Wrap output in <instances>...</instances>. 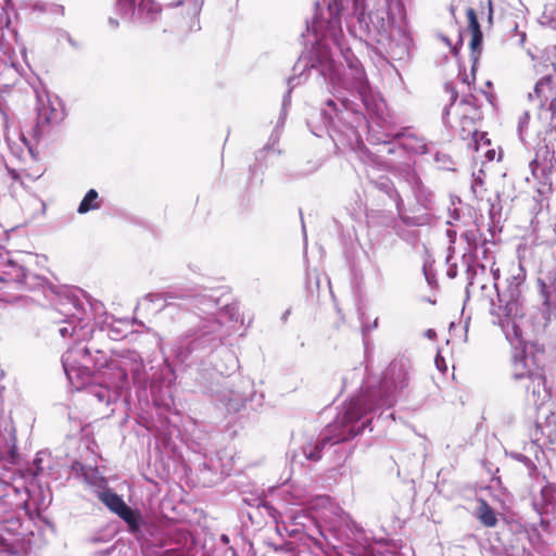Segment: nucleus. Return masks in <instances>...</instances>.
<instances>
[{
    "instance_id": "1",
    "label": "nucleus",
    "mask_w": 556,
    "mask_h": 556,
    "mask_svg": "<svg viewBox=\"0 0 556 556\" xmlns=\"http://www.w3.org/2000/svg\"><path fill=\"white\" fill-rule=\"evenodd\" d=\"M393 5L403 13L400 1L329 0L326 10L307 25L315 40L307 55L300 56L294 65V72H299L298 84L307 68L316 70L334 92L356 93L369 106L370 87L359 61L344 45L342 18L353 36L382 42L391 38L390 29L395 24L391 16Z\"/></svg>"
},
{
    "instance_id": "2",
    "label": "nucleus",
    "mask_w": 556,
    "mask_h": 556,
    "mask_svg": "<svg viewBox=\"0 0 556 556\" xmlns=\"http://www.w3.org/2000/svg\"><path fill=\"white\" fill-rule=\"evenodd\" d=\"M521 292L513 287L508 293L497 291L498 304L491 302V314L498 317L497 324L502 327L506 339L515 349L513 377L520 381L527 391V401L540 407L549 399L545 386V378L540 367V359L533 354L534 345L522 340V331L517 318L521 317Z\"/></svg>"
},
{
    "instance_id": "3",
    "label": "nucleus",
    "mask_w": 556,
    "mask_h": 556,
    "mask_svg": "<svg viewBox=\"0 0 556 556\" xmlns=\"http://www.w3.org/2000/svg\"><path fill=\"white\" fill-rule=\"evenodd\" d=\"M218 302L208 295H201L194 299L193 306L200 312L208 315L203 318L194 338L189 336L180 338L176 344L175 352L177 357L185 362L192 352L197 350H212L223 343L233 330V321H238V312L235 307H226L217 313Z\"/></svg>"
},
{
    "instance_id": "4",
    "label": "nucleus",
    "mask_w": 556,
    "mask_h": 556,
    "mask_svg": "<svg viewBox=\"0 0 556 556\" xmlns=\"http://www.w3.org/2000/svg\"><path fill=\"white\" fill-rule=\"evenodd\" d=\"M409 362L404 357L395 358L383 372L382 379L367 381L361 394L344 405V414L339 422L350 420L354 413H362L364 418L377 408L391 407L397 394L408 386Z\"/></svg>"
},
{
    "instance_id": "5",
    "label": "nucleus",
    "mask_w": 556,
    "mask_h": 556,
    "mask_svg": "<svg viewBox=\"0 0 556 556\" xmlns=\"http://www.w3.org/2000/svg\"><path fill=\"white\" fill-rule=\"evenodd\" d=\"M343 414L344 407L339 413L333 424L328 426L327 431L315 443H308L302 447L301 453L292 452L290 454L291 463L303 465L304 460L317 462L321 458V452L326 445L337 444L354 438L369 424V420H365L358 425V421L362 419V413H354L350 420L339 422Z\"/></svg>"
},
{
    "instance_id": "6",
    "label": "nucleus",
    "mask_w": 556,
    "mask_h": 556,
    "mask_svg": "<svg viewBox=\"0 0 556 556\" xmlns=\"http://www.w3.org/2000/svg\"><path fill=\"white\" fill-rule=\"evenodd\" d=\"M536 285L541 307L535 323L539 327L545 328L552 318L556 317V265L543 267L539 273Z\"/></svg>"
},
{
    "instance_id": "7",
    "label": "nucleus",
    "mask_w": 556,
    "mask_h": 556,
    "mask_svg": "<svg viewBox=\"0 0 556 556\" xmlns=\"http://www.w3.org/2000/svg\"><path fill=\"white\" fill-rule=\"evenodd\" d=\"M528 101L542 122H553L556 118V77L547 75L538 80L533 91L528 93Z\"/></svg>"
},
{
    "instance_id": "8",
    "label": "nucleus",
    "mask_w": 556,
    "mask_h": 556,
    "mask_svg": "<svg viewBox=\"0 0 556 556\" xmlns=\"http://www.w3.org/2000/svg\"><path fill=\"white\" fill-rule=\"evenodd\" d=\"M64 118V110L60 99L47 92L37 93V121L34 136L40 140L49 135L53 126Z\"/></svg>"
},
{
    "instance_id": "9",
    "label": "nucleus",
    "mask_w": 556,
    "mask_h": 556,
    "mask_svg": "<svg viewBox=\"0 0 556 556\" xmlns=\"http://www.w3.org/2000/svg\"><path fill=\"white\" fill-rule=\"evenodd\" d=\"M39 277L26 268L22 255L13 256L9 252H0V282L12 283L28 289L39 285Z\"/></svg>"
},
{
    "instance_id": "10",
    "label": "nucleus",
    "mask_w": 556,
    "mask_h": 556,
    "mask_svg": "<svg viewBox=\"0 0 556 556\" xmlns=\"http://www.w3.org/2000/svg\"><path fill=\"white\" fill-rule=\"evenodd\" d=\"M76 364H80L85 368L92 364L94 368L100 369L108 365V358L99 350H96L94 355H92L89 348L67 350L62 356V365L68 379H72V371L75 369Z\"/></svg>"
},
{
    "instance_id": "11",
    "label": "nucleus",
    "mask_w": 556,
    "mask_h": 556,
    "mask_svg": "<svg viewBox=\"0 0 556 556\" xmlns=\"http://www.w3.org/2000/svg\"><path fill=\"white\" fill-rule=\"evenodd\" d=\"M110 366L116 369L118 382L117 387L123 388L128 382V374H131L135 381L141 379L144 370V365L139 354L136 352H128L118 359H112Z\"/></svg>"
},
{
    "instance_id": "12",
    "label": "nucleus",
    "mask_w": 556,
    "mask_h": 556,
    "mask_svg": "<svg viewBox=\"0 0 556 556\" xmlns=\"http://www.w3.org/2000/svg\"><path fill=\"white\" fill-rule=\"evenodd\" d=\"M217 397L226 409L231 413L240 412L248 400V394L241 386L224 387L219 390Z\"/></svg>"
},
{
    "instance_id": "13",
    "label": "nucleus",
    "mask_w": 556,
    "mask_h": 556,
    "mask_svg": "<svg viewBox=\"0 0 556 556\" xmlns=\"http://www.w3.org/2000/svg\"><path fill=\"white\" fill-rule=\"evenodd\" d=\"M311 507L319 514L324 521L333 523V518L338 517L348 522L349 516H345L342 509L336 505L329 496L320 495L312 501Z\"/></svg>"
},
{
    "instance_id": "14",
    "label": "nucleus",
    "mask_w": 556,
    "mask_h": 556,
    "mask_svg": "<svg viewBox=\"0 0 556 556\" xmlns=\"http://www.w3.org/2000/svg\"><path fill=\"white\" fill-rule=\"evenodd\" d=\"M382 148L388 154H393L395 153L396 150H405L418 154L426 153L427 151L426 143L424 142V140L412 134H402L399 136L397 142H386Z\"/></svg>"
},
{
    "instance_id": "15",
    "label": "nucleus",
    "mask_w": 556,
    "mask_h": 556,
    "mask_svg": "<svg viewBox=\"0 0 556 556\" xmlns=\"http://www.w3.org/2000/svg\"><path fill=\"white\" fill-rule=\"evenodd\" d=\"M467 17H468V27L471 31V40H470V48H471V54L473 60V68L475 64L478 61V58L481 53L480 47L482 43L483 35L477 18V14L473 9L469 8L467 10Z\"/></svg>"
},
{
    "instance_id": "16",
    "label": "nucleus",
    "mask_w": 556,
    "mask_h": 556,
    "mask_svg": "<svg viewBox=\"0 0 556 556\" xmlns=\"http://www.w3.org/2000/svg\"><path fill=\"white\" fill-rule=\"evenodd\" d=\"M407 180L412 186V190L417 202L425 208H429L432 203V193L422 185L415 173L407 174Z\"/></svg>"
},
{
    "instance_id": "17",
    "label": "nucleus",
    "mask_w": 556,
    "mask_h": 556,
    "mask_svg": "<svg viewBox=\"0 0 556 556\" xmlns=\"http://www.w3.org/2000/svg\"><path fill=\"white\" fill-rule=\"evenodd\" d=\"M103 330L112 340H121L129 332V325L126 320L114 319L111 323H105Z\"/></svg>"
},
{
    "instance_id": "18",
    "label": "nucleus",
    "mask_w": 556,
    "mask_h": 556,
    "mask_svg": "<svg viewBox=\"0 0 556 556\" xmlns=\"http://www.w3.org/2000/svg\"><path fill=\"white\" fill-rule=\"evenodd\" d=\"M375 186L388 193L390 197H395L396 200V210L403 222L407 225H409V220L406 217L402 216V206H403V200L401 199L400 194L396 192V190L393 188L392 182L388 177H380L377 181L374 182Z\"/></svg>"
},
{
    "instance_id": "19",
    "label": "nucleus",
    "mask_w": 556,
    "mask_h": 556,
    "mask_svg": "<svg viewBox=\"0 0 556 556\" xmlns=\"http://www.w3.org/2000/svg\"><path fill=\"white\" fill-rule=\"evenodd\" d=\"M99 500L114 514H118L127 504L124 500L111 490H104L99 493Z\"/></svg>"
},
{
    "instance_id": "20",
    "label": "nucleus",
    "mask_w": 556,
    "mask_h": 556,
    "mask_svg": "<svg viewBox=\"0 0 556 556\" xmlns=\"http://www.w3.org/2000/svg\"><path fill=\"white\" fill-rule=\"evenodd\" d=\"M117 516L122 518L128 526L131 533H136L140 530V514L137 510L131 509L126 505Z\"/></svg>"
},
{
    "instance_id": "21",
    "label": "nucleus",
    "mask_w": 556,
    "mask_h": 556,
    "mask_svg": "<svg viewBox=\"0 0 556 556\" xmlns=\"http://www.w3.org/2000/svg\"><path fill=\"white\" fill-rule=\"evenodd\" d=\"M117 516L122 518L128 526L131 533H136L140 530V514L137 510L131 509L126 505Z\"/></svg>"
},
{
    "instance_id": "22",
    "label": "nucleus",
    "mask_w": 556,
    "mask_h": 556,
    "mask_svg": "<svg viewBox=\"0 0 556 556\" xmlns=\"http://www.w3.org/2000/svg\"><path fill=\"white\" fill-rule=\"evenodd\" d=\"M101 206L99 194L97 190L90 189L78 205L77 212L79 214H86L90 211L98 210Z\"/></svg>"
},
{
    "instance_id": "23",
    "label": "nucleus",
    "mask_w": 556,
    "mask_h": 556,
    "mask_svg": "<svg viewBox=\"0 0 556 556\" xmlns=\"http://www.w3.org/2000/svg\"><path fill=\"white\" fill-rule=\"evenodd\" d=\"M138 14L146 21H153L160 13V5L154 0H140Z\"/></svg>"
},
{
    "instance_id": "24",
    "label": "nucleus",
    "mask_w": 556,
    "mask_h": 556,
    "mask_svg": "<svg viewBox=\"0 0 556 556\" xmlns=\"http://www.w3.org/2000/svg\"><path fill=\"white\" fill-rule=\"evenodd\" d=\"M477 517L485 527H494L497 523V518L494 510L490 505L481 500L477 510Z\"/></svg>"
},
{
    "instance_id": "25",
    "label": "nucleus",
    "mask_w": 556,
    "mask_h": 556,
    "mask_svg": "<svg viewBox=\"0 0 556 556\" xmlns=\"http://www.w3.org/2000/svg\"><path fill=\"white\" fill-rule=\"evenodd\" d=\"M359 159L363 163H365L366 165H370V166H374V167H378V168H381V169H386L387 168V163L381 160L380 156L376 155L375 153L370 152L366 147H364L363 144L359 147Z\"/></svg>"
},
{
    "instance_id": "26",
    "label": "nucleus",
    "mask_w": 556,
    "mask_h": 556,
    "mask_svg": "<svg viewBox=\"0 0 556 556\" xmlns=\"http://www.w3.org/2000/svg\"><path fill=\"white\" fill-rule=\"evenodd\" d=\"M326 125L337 128V122L341 119L340 113L336 109V104L332 100L326 102V108L323 110Z\"/></svg>"
},
{
    "instance_id": "27",
    "label": "nucleus",
    "mask_w": 556,
    "mask_h": 556,
    "mask_svg": "<svg viewBox=\"0 0 556 556\" xmlns=\"http://www.w3.org/2000/svg\"><path fill=\"white\" fill-rule=\"evenodd\" d=\"M479 229L477 227H471L470 229L465 230L462 233V238L467 242L468 244V252H475L476 256H478V239H479Z\"/></svg>"
},
{
    "instance_id": "28",
    "label": "nucleus",
    "mask_w": 556,
    "mask_h": 556,
    "mask_svg": "<svg viewBox=\"0 0 556 556\" xmlns=\"http://www.w3.org/2000/svg\"><path fill=\"white\" fill-rule=\"evenodd\" d=\"M135 1L136 0H117L116 8L118 14L125 18L129 20L134 16L135 10Z\"/></svg>"
},
{
    "instance_id": "29",
    "label": "nucleus",
    "mask_w": 556,
    "mask_h": 556,
    "mask_svg": "<svg viewBox=\"0 0 556 556\" xmlns=\"http://www.w3.org/2000/svg\"><path fill=\"white\" fill-rule=\"evenodd\" d=\"M204 0H182L179 1V4H184L188 9V13L195 17L201 12Z\"/></svg>"
},
{
    "instance_id": "30",
    "label": "nucleus",
    "mask_w": 556,
    "mask_h": 556,
    "mask_svg": "<svg viewBox=\"0 0 556 556\" xmlns=\"http://www.w3.org/2000/svg\"><path fill=\"white\" fill-rule=\"evenodd\" d=\"M543 238L544 241L548 244H555L556 243V222L551 223L548 226H546L543 229Z\"/></svg>"
},
{
    "instance_id": "31",
    "label": "nucleus",
    "mask_w": 556,
    "mask_h": 556,
    "mask_svg": "<svg viewBox=\"0 0 556 556\" xmlns=\"http://www.w3.org/2000/svg\"><path fill=\"white\" fill-rule=\"evenodd\" d=\"M92 395L97 397L100 403L109 404L111 402V394L106 388H94L91 391Z\"/></svg>"
},
{
    "instance_id": "32",
    "label": "nucleus",
    "mask_w": 556,
    "mask_h": 556,
    "mask_svg": "<svg viewBox=\"0 0 556 556\" xmlns=\"http://www.w3.org/2000/svg\"><path fill=\"white\" fill-rule=\"evenodd\" d=\"M529 119H530V115H529V112L526 111L519 118V122H518V129H519V134L522 135L523 130L527 128L528 126V123H529Z\"/></svg>"
},
{
    "instance_id": "33",
    "label": "nucleus",
    "mask_w": 556,
    "mask_h": 556,
    "mask_svg": "<svg viewBox=\"0 0 556 556\" xmlns=\"http://www.w3.org/2000/svg\"><path fill=\"white\" fill-rule=\"evenodd\" d=\"M296 78L295 77H291L288 79V85L290 87L289 91L287 92V94L283 98V101H282V109L286 110V108L290 104V92H291V89L295 86L293 83Z\"/></svg>"
},
{
    "instance_id": "34",
    "label": "nucleus",
    "mask_w": 556,
    "mask_h": 556,
    "mask_svg": "<svg viewBox=\"0 0 556 556\" xmlns=\"http://www.w3.org/2000/svg\"><path fill=\"white\" fill-rule=\"evenodd\" d=\"M59 332L63 338L66 336H76V327L70 324L68 326L60 328Z\"/></svg>"
},
{
    "instance_id": "35",
    "label": "nucleus",
    "mask_w": 556,
    "mask_h": 556,
    "mask_svg": "<svg viewBox=\"0 0 556 556\" xmlns=\"http://www.w3.org/2000/svg\"><path fill=\"white\" fill-rule=\"evenodd\" d=\"M143 301H149L151 303L159 302V301H165V298L161 293H149L143 298Z\"/></svg>"
},
{
    "instance_id": "36",
    "label": "nucleus",
    "mask_w": 556,
    "mask_h": 556,
    "mask_svg": "<svg viewBox=\"0 0 556 556\" xmlns=\"http://www.w3.org/2000/svg\"><path fill=\"white\" fill-rule=\"evenodd\" d=\"M31 7L34 8V10H37V11H40V12H46L49 10L48 8V4L47 3H42L40 2L39 0L38 1H35Z\"/></svg>"
},
{
    "instance_id": "37",
    "label": "nucleus",
    "mask_w": 556,
    "mask_h": 556,
    "mask_svg": "<svg viewBox=\"0 0 556 556\" xmlns=\"http://www.w3.org/2000/svg\"><path fill=\"white\" fill-rule=\"evenodd\" d=\"M435 365L438 367V369L444 371L445 370V366H444V359L442 357H440L439 355L435 357Z\"/></svg>"
},
{
    "instance_id": "38",
    "label": "nucleus",
    "mask_w": 556,
    "mask_h": 556,
    "mask_svg": "<svg viewBox=\"0 0 556 556\" xmlns=\"http://www.w3.org/2000/svg\"><path fill=\"white\" fill-rule=\"evenodd\" d=\"M488 10H489L488 18H489V22L491 23L492 18H493V8H492L491 0L488 1Z\"/></svg>"
},
{
    "instance_id": "39",
    "label": "nucleus",
    "mask_w": 556,
    "mask_h": 556,
    "mask_svg": "<svg viewBox=\"0 0 556 556\" xmlns=\"http://www.w3.org/2000/svg\"><path fill=\"white\" fill-rule=\"evenodd\" d=\"M514 457L519 460V462H522V463H530V459L522 455V454H515Z\"/></svg>"
},
{
    "instance_id": "40",
    "label": "nucleus",
    "mask_w": 556,
    "mask_h": 556,
    "mask_svg": "<svg viewBox=\"0 0 556 556\" xmlns=\"http://www.w3.org/2000/svg\"><path fill=\"white\" fill-rule=\"evenodd\" d=\"M457 275V271H456V267L455 266H451L447 270V276L450 278H455Z\"/></svg>"
},
{
    "instance_id": "41",
    "label": "nucleus",
    "mask_w": 556,
    "mask_h": 556,
    "mask_svg": "<svg viewBox=\"0 0 556 556\" xmlns=\"http://www.w3.org/2000/svg\"><path fill=\"white\" fill-rule=\"evenodd\" d=\"M490 269H491V273H492L494 279H497L498 276H500V269L498 268H494V263H492Z\"/></svg>"
},
{
    "instance_id": "42",
    "label": "nucleus",
    "mask_w": 556,
    "mask_h": 556,
    "mask_svg": "<svg viewBox=\"0 0 556 556\" xmlns=\"http://www.w3.org/2000/svg\"><path fill=\"white\" fill-rule=\"evenodd\" d=\"M51 7H52L53 11H55V12L63 13V11H64L63 5L52 4Z\"/></svg>"
},
{
    "instance_id": "43",
    "label": "nucleus",
    "mask_w": 556,
    "mask_h": 556,
    "mask_svg": "<svg viewBox=\"0 0 556 556\" xmlns=\"http://www.w3.org/2000/svg\"><path fill=\"white\" fill-rule=\"evenodd\" d=\"M351 527L355 532H362V528L358 527L354 521H351Z\"/></svg>"
},
{
    "instance_id": "44",
    "label": "nucleus",
    "mask_w": 556,
    "mask_h": 556,
    "mask_svg": "<svg viewBox=\"0 0 556 556\" xmlns=\"http://www.w3.org/2000/svg\"><path fill=\"white\" fill-rule=\"evenodd\" d=\"M546 190H549V184H544L542 188H539L540 193H544Z\"/></svg>"
},
{
    "instance_id": "45",
    "label": "nucleus",
    "mask_w": 556,
    "mask_h": 556,
    "mask_svg": "<svg viewBox=\"0 0 556 556\" xmlns=\"http://www.w3.org/2000/svg\"><path fill=\"white\" fill-rule=\"evenodd\" d=\"M220 540H222V542H223V543H225V544L229 543V538H228V535H226V534H223V535L220 536Z\"/></svg>"
},
{
    "instance_id": "46",
    "label": "nucleus",
    "mask_w": 556,
    "mask_h": 556,
    "mask_svg": "<svg viewBox=\"0 0 556 556\" xmlns=\"http://www.w3.org/2000/svg\"><path fill=\"white\" fill-rule=\"evenodd\" d=\"M229 356H230L231 362H232V368H236L237 367V359H236V357L232 354H229Z\"/></svg>"
},
{
    "instance_id": "47",
    "label": "nucleus",
    "mask_w": 556,
    "mask_h": 556,
    "mask_svg": "<svg viewBox=\"0 0 556 556\" xmlns=\"http://www.w3.org/2000/svg\"><path fill=\"white\" fill-rule=\"evenodd\" d=\"M109 22H110V24H111L113 27H117V26H118L117 21H115V20H114V18H112V17L109 20Z\"/></svg>"
},
{
    "instance_id": "48",
    "label": "nucleus",
    "mask_w": 556,
    "mask_h": 556,
    "mask_svg": "<svg viewBox=\"0 0 556 556\" xmlns=\"http://www.w3.org/2000/svg\"><path fill=\"white\" fill-rule=\"evenodd\" d=\"M538 428L541 430L543 434H545V430L547 427L542 426L541 424H538Z\"/></svg>"
},
{
    "instance_id": "49",
    "label": "nucleus",
    "mask_w": 556,
    "mask_h": 556,
    "mask_svg": "<svg viewBox=\"0 0 556 556\" xmlns=\"http://www.w3.org/2000/svg\"><path fill=\"white\" fill-rule=\"evenodd\" d=\"M478 184H479V185H481V184H482V181H481L480 179H477V180H476V184L472 186L473 192H477L476 186H477Z\"/></svg>"
},
{
    "instance_id": "50",
    "label": "nucleus",
    "mask_w": 556,
    "mask_h": 556,
    "mask_svg": "<svg viewBox=\"0 0 556 556\" xmlns=\"http://www.w3.org/2000/svg\"><path fill=\"white\" fill-rule=\"evenodd\" d=\"M377 325H378V319H375L374 323L371 324V327H369L368 330L376 328Z\"/></svg>"
},
{
    "instance_id": "51",
    "label": "nucleus",
    "mask_w": 556,
    "mask_h": 556,
    "mask_svg": "<svg viewBox=\"0 0 556 556\" xmlns=\"http://www.w3.org/2000/svg\"><path fill=\"white\" fill-rule=\"evenodd\" d=\"M484 245H485V244L483 243V244L481 245V249H482V252L485 254V253H486V250H485Z\"/></svg>"
},
{
    "instance_id": "52",
    "label": "nucleus",
    "mask_w": 556,
    "mask_h": 556,
    "mask_svg": "<svg viewBox=\"0 0 556 556\" xmlns=\"http://www.w3.org/2000/svg\"><path fill=\"white\" fill-rule=\"evenodd\" d=\"M533 176H536V168H532Z\"/></svg>"
},
{
    "instance_id": "53",
    "label": "nucleus",
    "mask_w": 556,
    "mask_h": 556,
    "mask_svg": "<svg viewBox=\"0 0 556 556\" xmlns=\"http://www.w3.org/2000/svg\"><path fill=\"white\" fill-rule=\"evenodd\" d=\"M456 100V94H452V101H455Z\"/></svg>"
},
{
    "instance_id": "54",
    "label": "nucleus",
    "mask_w": 556,
    "mask_h": 556,
    "mask_svg": "<svg viewBox=\"0 0 556 556\" xmlns=\"http://www.w3.org/2000/svg\"><path fill=\"white\" fill-rule=\"evenodd\" d=\"M400 31H402V25H397Z\"/></svg>"
},
{
    "instance_id": "55",
    "label": "nucleus",
    "mask_w": 556,
    "mask_h": 556,
    "mask_svg": "<svg viewBox=\"0 0 556 556\" xmlns=\"http://www.w3.org/2000/svg\"><path fill=\"white\" fill-rule=\"evenodd\" d=\"M471 286H473V282L469 281L468 287H471Z\"/></svg>"
}]
</instances>
